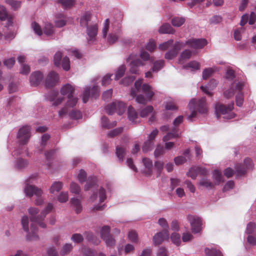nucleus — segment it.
<instances>
[{"label": "nucleus", "mask_w": 256, "mask_h": 256, "mask_svg": "<svg viewBox=\"0 0 256 256\" xmlns=\"http://www.w3.org/2000/svg\"><path fill=\"white\" fill-rule=\"evenodd\" d=\"M58 2L64 8H71L74 3V0H58Z\"/></svg>", "instance_id": "49"}, {"label": "nucleus", "mask_w": 256, "mask_h": 256, "mask_svg": "<svg viewBox=\"0 0 256 256\" xmlns=\"http://www.w3.org/2000/svg\"><path fill=\"white\" fill-rule=\"evenodd\" d=\"M217 85V82L214 80H212L208 84L207 86H201L200 89L208 95H211V92L209 90H212Z\"/></svg>", "instance_id": "28"}, {"label": "nucleus", "mask_w": 256, "mask_h": 256, "mask_svg": "<svg viewBox=\"0 0 256 256\" xmlns=\"http://www.w3.org/2000/svg\"><path fill=\"white\" fill-rule=\"evenodd\" d=\"M185 18L183 17L176 16L172 18L171 22L173 26L180 27L185 22Z\"/></svg>", "instance_id": "38"}, {"label": "nucleus", "mask_w": 256, "mask_h": 256, "mask_svg": "<svg viewBox=\"0 0 256 256\" xmlns=\"http://www.w3.org/2000/svg\"><path fill=\"white\" fill-rule=\"evenodd\" d=\"M43 78L42 74L40 72H32L30 77V84L32 86H37L40 84Z\"/></svg>", "instance_id": "18"}, {"label": "nucleus", "mask_w": 256, "mask_h": 256, "mask_svg": "<svg viewBox=\"0 0 256 256\" xmlns=\"http://www.w3.org/2000/svg\"><path fill=\"white\" fill-rule=\"evenodd\" d=\"M116 154L119 160L122 162L126 154L125 149L122 146H118L116 148Z\"/></svg>", "instance_id": "41"}, {"label": "nucleus", "mask_w": 256, "mask_h": 256, "mask_svg": "<svg viewBox=\"0 0 256 256\" xmlns=\"http://www.w3.org/2000/svg\"><path fill=\"white\" fill-rule=\"evenodd\" d=\"M68 100L65 106L62 108L58 112V116L60 118H62L66 116L67 114L70 111V108L74 106L78 102V98L76 97L71 96L68 98Z\"/></svg>", "instance_id": "8"}, {"label": "nucleus", "mask_w": 256, "mask_h": 256, "mask_svg": "<svg viewBox=\"0 0 256 256\" xmlns=\"http://www.w3.org/2000/svg\"><path fill=\"white\" fill-rule=\"evenodd\" d=\"M62 67L64 70L68 71L70 68V60L67 56L63 58L62 61Z\"/></svg>", "instance_id": "61"}, {"label": "nucleus", "mask_w": 256, "mask_h": 256, "mask_svg": "<svg viewBox=\"0 0 256 256\" xmlns=\"http://www.w3.org/2000/svg\"><path fill=\"white\" fill-rule=\"evenodd\" d=\"M110 228L108 226H104L100 230V236L102 239L104 240L106 237L110 236Z\"/></svg>", "instance_id": "46"}, {"label": "nucleus", "mask_w": 256, "mask_h": 256, "mask_svg": "<svg viewBox=\"0 0 256 256\" xmlns=\"http://www.w3.org/2000/svg\"><path fill=\"white\" fill-rule=\"evenodd\" d=\"M185 44H186L189 47L198 49L202 48L207 44V42L205 39H192L187 40Z\"/></svg>", "instance_id": "12"}, {"label": "nucleus", "mask_w": 256, "mask_h": 256, "mask_svg": "<svg viewBox=\"0 0 256 256\" xmlns=\"http://www.w3.org/2000/svg\"><path fill=\"white\" fill-rule=\"evenodd\" d=\"M28 211L29 214L30 215V220L31 222L39 224V226L42 228H45L46 227V224L42 222L43 220H40V214L37 216H35L39 211L37 208L32 207L30 208Z\"/></svg>", "instance_id": "10"}, {"label": "nucleus", "mask_w": 256, "mask_h": 256, "mask_svg": "<svg viewBox=\"0 0 256 256\" xmlns=\"http://www.w3.org/2000/svg\"><path fill=\"white\" fill-rule=\"evenodd\" d=\"M110 26V21L108 19H106L104 23L103 28L102 30V37L106 38L107 36V34L108 31Z\"/></svg>", "instance_id": "56"}, {"label": "nucleus", "mask_w": 256, "mask_h": 256, "mask_svg": "<svg viewBox=\"0 0 256 256\" xmlns=\"http://www.w3.org/2000/svg\"><path fill=\"white\" fill-rule=\"evenodd\" d=\"M59 77L58 74L54 72H50L46 80V85L47 87L54 86L58 81Z\"/></svg>", "instance_id": "15"}, {"label": "nucleus", "mask_w": 256, "mask_h": 256, "mask_svg": "<svg viewBox=\"0 0 256 256\" xmlns=\"http://www.w3.org/2000/svg\"><path fill=\"white\" fill-rule=\"evenodd\" d=\"M70 202L75 208V211L76 214H79L82 210V206L80 200L76 198H72Z\"/></svg>", "instance_id": "35"}, {"label": "nucleus", "mask_w": 256, "mask_h": 256, "mask_svg": "<svg viewBox=\"0 0 256 256\" xmlns=\"http://www.w3.org/2000/svg\"><path fill=\"white\" fill-rule=\"evenodd\" d=\"M184 46L185 44L184 43L180 42H176L174 44L173 48L166 53L165 58L168 60L174 58L177 56L178 51Z\"/></svg>", "instance_id": "11"}, {"label": "nucleus", "mask_w": 256, "mask_h": 256, "mask_svg": "<svg viewBox=\"0 0 256 256\" xmlns=\"http://www.w3.org/2000/svg\"><path fill=\"white\" fill-rule=\"evenodd\" d=\"M130 240L133 242H138V236L136 231L134 230H130L128 234Z\"/></svg>", "instance_id": "57"}, {"label": "nucleus", "mask_w": 256, "mask_h": 256, "mask_svg": "<svg viewBox=\"0 0 256 256\" xmlns=\"http://www.w3.org/2000/svg\"><path fill=\"white\" fill-rule=\"evenodd\" d=\"M219 70L220 68L216 66L204 69L202 72V78L204 80L208 79L213 73Z\"/></svg>", "instance_id": "27"}, {"label": "nucleus", "mask_w": 256, "mask_h": 256, "mask_svg": "<svg viewBox=\"0 0 256 256\" xmlns=\"http://www.w3.org/2000/svg\"><path fill=\"white\" fill-rule=\"evenodd\" d=\"M44 33L48 36H51L54 33V28L50 23H46L43 28Z\"/></svg>", "instance_id": "31"}, {"label": "nucleus", "mask_w": 256, "mask_h": 256, "mask_svg": "<svg viewBox=\"0 0 256 256\" xmlns=\"http://www.w3.org/2000/svg\"><path fill=\"white\" fill-rule=\"evenodd\" d=\"M112 74H106L104 76L102 80V86H106L110 84L112 81L111 76Z\"/></svg>", "instance_id": "64"}, {"label": "nucleus", "mask_w": 256, "mask_h": 256, "mask_svg": "<svg viewBox=\"0 0 256 256\" xmlns=\"http://www.w3.org/2000/svg\"><path fill=\"white\" fill-rule=\"evenodd\" d=\"M6 2L8 4L15 10L18 9L21 6V2L20 1L15 0H6Z\"/></svg>", "instance_id": "52"}, {"label": "nucleus", "mask_w": 256, "mask_h": 256, "mask_svg": "<svg viewBox=\"0 0 256 256\" xmlns=\"http://www.w3.org/2000/svg\"><path fill=\"white\" fill-rule=\"evenodd\" d=\"M142 162L146 168L148 169V174H150L153 166L152 160L149 158H144L142 159Z\"/></svg>", "instance_id": "42"}, {"label": "nucleus", "mask_w": 256, "mask_h": 256, "mask_svg": "<svg viewBox=\"0 0 256 256\" xmlns=\"http://www.w3.org/2000/svg\"><path fill=\"white\" fill-rule=\"evenodd\" d=\"M66 114L73 119H80L82 117V114L80 111L74 110H70Z\"/></svg>", "instance_id": "47"}, {"label": "nucleus", "mask_w": 256, "mask_h": 256, "mask_svg": "<svg viewBox=\"0 0 256 256\" xmlns=\"http://www.w3.org/2000/svg\"><path fill=\"white\" fill-rule=\"evenodd\" d=\"M256 229V224L255 223L252 222H250L247 224L246 232L248 234H252L254 232Z\"/></svg>", "instance_id": "58"}, {"label": "nucleus", "mask_w": 256, "mask_h": 256, "mask_svg": "<svg viewBox=\"0 0 256 256\" xmlns=\"http://www.w3.org/2000/svg\"><path fill=\"white\" fill-rule=\"evenodd\" d=\"M86 28V32L90 39V40H94L98 32V25L97 23H92V24H90Z\"/></svg>", "instance_id": "16"}, {"label": "nucleus", "mask_w": 256, "mask_h": 256, "mask_svg": "<svg viewBox=\"0 0 256 256\" xmlns=\"http://www.w3.org/2000/svg\"><path fill=\"white\" fill-rule=\"evenodd\" d=\"M192 53L190 50H184L180 54L179 58L180 62H182V61L186 60L190 58Z\"/></svg>", "instance_id": "43"}, {"label": "nucleus", "mask_w": 256, "mask_h": 256, "mask_svg": "<svg viewBox=\"0 0 256 256\" xmlns=\"http://www.w3.org/2000/svg\"><path fill=\"white\" fill-rule=\"evenodd\" d=\"M66 20L65 16L62 14H59L56 16L54 20L56 26L58 28H62L66 24Z\"/></svg>", "instance_id": "29"}, {"label": "nucleus", "mask_w": 256, "mask_h": 256, "mask_svg": "<svg viewBox=\"0 0 256 256\" xmlns=\"http://www.w3.org/2000/svg\"><path fill=\"white\" fill-rule=\"evenodd\" d=\"M64 96L60 95L59 93L56 92L50 98V101L52 103V106H57L60 105L64 100Z\"/></svg>", "instance_id": "24"}, {"label": "nucleus", "mask_w": 256, "mask_h": 256, "mask_svg": "<svg viewBox=\"0 0 256 256\" xmlns=\"http://www.w3.org/2000/svg\"><path fill=\"white\" fill-rule=\"evenodd\" d=\"M213 178L216 181V184H219L220 182H224L222 173L218 170H214L213 173Z\"/></svg>", "instance_id": "48"}, {"label": "nucleus", "mask_w": 256, "mask_h": 256, "mask_svg": "<svg viewBox=\"0 0 256 256\" xmlns=\"http://www.w3.org/2000/svg\"><path fill=\"white\" fill-rule=\"evenodd\" d=\"M153 111L154 108L151 106H148L144 108L139 110L140 114L142 118L147 116L150 114L152 113Z\"/></svg>", "instance_id": "37"}, {"label": "nucleus", "mask_w": 256, "mask_h": 256, "mask_svg": "<svg viewBox=\"0 0 256 256\" xmlns=\"http://www.w3.org/2000/svg\"><path fill=\"white\" fill-rule=\"evenodd\" d=\"M204 252L206 256H224L220 250L214 248H206Z\"/></svg>", "instance_id": "32"}, {"label": "nucleus", "mask_w": 256, "mask_h": 256, "mask_svg": "<svg viewBox=\"0 0 256 256\" xmlns=\"http://www.w3.org/2000/svg\"><path fill=\"white\" fill-rule=\"evenodd\" d=\"M188 107L191 113L188 116V119L190 120H192V118L196 116L197 113L196 110L202 114H205L207 112L206 98H202L198 102L195 99L192 100L188 104Z\"/></svg>", "instance_id": "1"}, {"label": "nucleus", "mask_w": 256, "mask_h": 256, "mask_svg": "<svg viewBox=\"0 0 256 256\" xmlns=\"http://www.w3.org/2000/svg\"><path fill=\"white\" fill-rule=\"evenodd\" d=\"M72 246L70 244H66L60 251V254L65 256L68 254L72 249Z\"/></svg>", "instance_id": "51"}, {"label": "nucleus", "mask_w": 256, "mask_h": 256, "mask_svg": "<svg viewBox=\"0 0 256 256\" xmlns=\"http://www.w3.org/2000/svg\"><path fill=\"white\" fill-rule=\"evenodd\" d=\"M200 184L204 186L206 188H212L214 186V184L210 180L206 179H202L200 180Z\"/></svg>", "instance_id": "54"}, {"label": "nucleus", "mask_w": 256, "mask_h": 256, "mask_svg": "<svg viewBox=\"0 0 256 256\" xmlns=\"http://www.w3.org/2000/svg\"><path fill=\"white\" fill-rule=\"evenodd\" d=\"M186 69L190 68L192 71H194L200 69V64L196 61H191L186 65L184 66Z\"/></svg>", "instance_id": "36"}, {"label": "nucleus", "mask_w": 256, "mask_h": 256, "mask_svg": "<svg viewBox=\"0 0 256 256\" xmlns=\"http://www.w3.org/2000/svg\"><path fill=\"white\" fill-rule=\"evenodd\" d=\"M53 208V206L52 204L48 203L46 209L42 210L40 213V220H44L46 215L50 212Z\"/></svg>", "instance_id": "50"}, {"label": "nucleus", "mask_w": 256, "mask_h": 256, "mask_svg": "<svg viewBox=\"0 0 256 256\" xmlns=\"http://www.w3.org/2000/svg\"><path fill=\"white\" fill-rule=\"evenodd\" d=\"M17 138L22 143L26 144L29 141L31 136V128L26 125L20 128L17 134Z\"/></svg>", "instance_id": "6"}, {"label": "nucleus", "mask_w": 256, "mask_h": 256, "mask_svg": "<svg viewBox=\"0 0 256 256\" xmlns=\"http://www.w3.org/2000/svg\"><path fill=\"white\" fill-rule=\"evenodd\" d=\"M178 134L177 132V129L176 128H174L172 132H168L167 134L163 137V140L165 142V144H174L173 142H168L172 140V138H177Z\"/></svg>", "instance_id": "21"}, {"label": "nucleus", "mask_w": 256, "mask_h": 256, "mask_svg": "<svg viewBox=\"0 0 256 256\" xmlns=\"http://www.w3.org/2000/svg\"><path fill=\"white\" fill-rule=\"evenodd\" d=\"M130 71L134 74H139L138 66L144 65V62L139 59L132 60L130 62Z\"/></svg>", "instance_id": "19"}, {"label": "nucleus", "mask_w": 256, "mask_h": 256, "mask_svg": "<svg viewBox=\"0 0 256 256\" xmlns=\"http://www.w3.org/2000/svg\"><path fill=\"white\" fill-rule=\"evenodd\" d=\"M253 164L252 160L249 158L244 159V164H238L235 166V173L236 176H241L244 175L247 170L252 168Z\"/></svg>", "instance_id": "7"}, {"label": "nucleus", "mask_w": 256, "mask_h": 256, "mask_svg": "<svg viewBox=\"0 0 256 256\" xmlns=\"http://www.w3.org/2000/svg\"><path fill=\"white\" fill-rule=\"evenodd\" d=\"M160 34H173L175 32V30L168 23H164L162 24L158 30Z\"/></svg>", "instance_id": "25"}, {"label": "nucleus", "mask_w": 256, "mask_h": 256, "mask_svg": "<svg viewBox=\"0 0 256 256\" xmlns=\"http://www.w3.org/2000/svg\"><path fill=\"white\" fill-rule=\"evenodd\" d=\"M74 91V88L70 84H67L64 85L60 90V94L62 96H66L67 98L72 96Z\"/></svg>", "instance_id": "20"}, {"label": "nucleus", "mask_w": 256, "mask_h": 256, "mask_svg": "<svg viewBox=\"0 0 256 256\" xmlns=\"http://www.w3.org/2000/svg\"><path fill=\"white\" fill-rule=\"evenodd\" d=\"M92 16L90 12H84L80 17V26L86 28L90 24L94 23L92 21Z\"/></svg>", "instance_id": "14"}, {"label": "nucleus", "mask_w": 256, "mask_h": 256, "mask_svg": "<svg viewBox=\"0 0 256 256\" xmlns=\"http://www.w3.org/2000/svg\"><path fill=\"white\" fill-rule=\"evenodd\" d=\"M120 30L118 28L116 32H114L109 34L108 38V42L110 44H113L116 42L120 36Z\"/></svg>", "instance_id": "30"}, {"label": "nucleus", "mask_w": 256, "mask_h": 256, "mask_svg": "<svg viewBox=\"0 0 256 256\" xmlns=\"http://www.w3.org/2000/svg\"><path fill=\"white\" fill-rule=\"evenodd\" d=\"M134 78H135V77L134 76H126V78H123L120 82V84H124V86H128L130 83L134 81Z\"/></svg>", "instance_id": "63"}, {"label": "nucleus", "mask_w": 256, "mask_h": 256, "mask_svg": "<svg viewBox=\"0 0 256 256\" xmlns=\"http://www.w3.org/2000/svg\"><path fill=\"white\" fill-rule=\"evenodd\" d=\"M168 238V230L160 232L156 234L153 237V241L155 245L160 244L163 240Z\"/></svg>", "instance_id": "17"}, {"label": "nucleus", "mask_w": 256, "mask_h": 256, "mask_svg": "<svg viewBox=\"0 0 256 256\" xmlns=\"http://www.w3.org/2000/svg\"><path fill=\"white\" fill-rule=\"evenodd\" d=\"M70 191L72 193L78 194L80 192V188L78 184L72 182L70 185Z\"/></svg>", "instance_id": "55"}, {"label": "nucleus", "mask_w": 256, "mask_h": 256, "mask_svg": "<svg viewBox=\"0 0 256 256\" xmlns=\"http://www.w3.org/2000/svg\"><path fill=\"white\" fill-rule=\"evenodd\" d=\"M126 68L124 65H122L116 70L115 74V80H118L121 78L126 72Z\"/></svg>", "instance_id": "44"}, {"label": "nucleus", "mask_w": 256, "mask_h": 256, "mask_svg": "<svg viewBox=\"0 0 256 256\" xmlns=\"http://www.w3.org/2000/svg\"><path fill=\"white\" fill-rule=\"evenodd\" d=\"M31 28L38 36H41L42 34V30L40 26L36 22H32Z\"/></svg>", "instance_id": "45"}, {"label": "nucleus", "mask_w": 256, "mask_h": 256, "mask_svg": "<svg viewBox=\"0 0 256 256\" xmlns=\"http://www.w3.org/2000/svg\"><path fill=\"white\" fill-rule=\"evenodd\" d=\"M24 192L28 196L31 197L33 195H35L37 197L35 200V204L36 205L39 206L42 204L43 200L40 197L42 194V191L40 188L32 185L27 184L26 186Z\"/></svg>", "instance_id": "4"}, {"label": "nucleus", "mask_w": 256, "mask_h": 256, "mask_svg": "<svg viewBox=\"0 0 256 256\" xmlns=\"http://www.w3.org/2000/svg\"><path fill=\"white\" fill-rule=\"evenodd\" d=\"M187 220L190 223L192 232L198 233L201 230L202 220L196 216L188 215Z\"/></svg>", "instance_id": "9"}, {"label": "nucleus", "mask_w": 256, "mask_h": 256, "mask_svg": "<svg viewBox=\"0 0 256 256\" xmlns=\"http://www.w3.org/2000/svg\"><path fill=\"white\" fill-rule=\"evenodd\" d=\"M62 56V54L60 52H57L54 58V64L56 66H60V60Z\"/></svg>", "instance_id": "60"}, {"label": "nucleus", "mask_w": 256, "mask_h": 256, "mask_svg": "<svg viewBox=\"0 0 256 256\" xmlns=\"http://www.w3.org/2000/svg\"><path fill=\"white\" fill-rule=\"evenodd\" d=\"M174 145H157L154 152V156L156 158L164 154L165 150H169L172 148Z\"/></svg>", "instance_id": "22"}, {"label": "nucleus", "mask_w": 256, "mask_h": 256, "mask_svg": "<svg viewBox=\"0 0 256 256\" xmlns=\"http://www.w3.org/2000/svg\"><path fill=\"white\" fill-rule=\"evenodd\" d=\"M82 252L85 256H94L95 254V252L92 249L86 246L82 247Z\"/></svg>", "instance_id": "59"}, {"label": "nucleus", "mask_w": 256, "mask_h": 256, "mask_svg": "<svg viewBox=\"0 0 256 256\" xmlns=\"http://www.w3.org/2000/svg\"><path fill=\"white\" fill-rule=\"evenodd\" d=\"M23 229L26 232H28V218L27 216H24L22 218L21 220Z\"/></svg>", "instance_id": "62"}, {"label": "nucleus", "mask_w": 256, "mask_h": 256, "mask_svg": "<svg viewBox=\"0 0 256 256\" xmlns=\"http://www.w3.org/2000/svg\"><path fill=\"white\" fill-rule=\"evenodd\" d=\"M234 108V102L229 104L226 107L223 104H217L216 106V114L218 118H219L221 116H223V118L225 119H231L234 117V114L232 112Z\"/></svg>", "instance_id": "2"}, {"label": "nucleus", "mask_w": 256, "mask_h": 256, "mask_svg": "<svg viewBox=\"0 0 256 256\" xmlns=\"http://www.w3.org/2000/svg\"><path fill=\"white\" fill-rule=\"evenodd\" d=\"M96 185V178L95 176H90L84 186V190H88Z\"/></svg>", "instance_id": "33"}, {"label": "nucleus", "mask_w": 256, "mask_h": 256, "mask_svg": "<svg viewBox=\"0 0 256 256\" xmlns=\"http://www.w3.org/2000/svg\"><path fill=\"white\" fill-rule=\"evenodd\" d=\"M170 238L172 242L176 246H179L180 244L181 240L180 236V234L174 232L172 234Z\"/></svg>", "instance_id": "53"}, {"label": "nucleus", "mask_w": 256, "mask_h": 256, "mask_svg": "<svg viewBox=\"0 0 256 256\" xmlns=\"http://www.w3.org/2000/svg\"><path fill=\"white\" fill-rule=\"evenodd\" d=\"M164 60H156L154 62L152 70L153 72H158L164 66Z\"/></svg>", "instance_id": "40"}, {"label": "nucleus", "mask_w": 256, "mask_h": 256, "mask_svg": "<svg viewBox=\"0 0 256 256\" xmlns=\"http://www.w3.org/2000/svg\"><path fill=\"white\" fill-rule=\"evenodd\" d=\"M101 123L102 126L106 128H114L116 124V121H113L112 122L110 123L108 118L105 116L102 118Z\"/></svg>", "instance_id": "34"}, {"label": "nucleus", "mask_w": 256, "mask_h": 256, "mask_svg": "<svg viewBox=\"0 0 256 256\" xmlns=\"http://www.w3.org/2000/svg\"><path fill=\"white\" fill-rule=\"evenodd\" d=\"M125 110L126 105L121 102H114L106 107V112L108 114L116 112L118 114L121 115L124 113Z\"/></svg>", "instance_id": "5"}, {"label": "nucleus", "mask_w": 256, "mask_h": 256, "mask_svg": "<svg viewBox=\"0 0 256 256\" xmlns=\"http://www.w3.org/2000/svg\"><path fill=\"white\" fill-rule=\"evenodd\" d=\"M234 88H235L236 90L240 91L243 88V84L240 82L232 84L230 89L226 90L224 92V97L226 98H230L233 96L235 92Z\"/></svg>", "instance_id": "13"}, {"label": "nucleus", "mask_w": 256, "mask_h": 256, "mask_svg": "<svg viewBox=\"0 0 256 256\" xmlns=\"http://www.w3.org/2000/svg\"><path fill=\"white\" fill-rule=\"evenodd\" d=\"M142 90L146 95V98L142 94L138 96L136 101L140 104H146L147 101H150L154 94L152 88L147 84H144L142 86Z\"/></svg>", "instance_id": "3"}, {"label": "nucleus", "mask_w": 256, "mask_h": 256, "mask_svg": "<svg viewBox=\"0 0 256 256\" xmlns=\"http://www.w3.org/2000/svg\"><path fill=\"white\" fill-rule=\"evenodd\" d=\"M31 233H28L27 235V239L30 240H36L38 236L36 234L38 228L35 224H32L30 226Z\"/></svg>", "instance_id": "26"}, {"label": "nucleus", "mask_w": 256, "mask_h": 256, "mask_svg": "<svg viewBox=\"0 0 256 256\" xmlns=\"http://www.w3.org/2000/svg\"><path fill=\"white\" fill-rule=\"evenodd\" d=\"M63 184L60 182H54L50 190V192L51 194H54V192H58L62 188Z\"/></svg>", "instance_id": "39"}, {"label": "nucleus", "mask_w": 256, "mask_h": 256, "mask_svg": "<svg viewBox=\"0 0 256 256\" xmlns=\"http://www.w3.org/2000/svg\"><path fill=\"white\" fill-rule=\"evenodd\" d=\"M128 120L132 123L139 122L138 114L136 110L132 106H129L128 109Z\"/></svg>", "instance_id": "23"}]
</instances>
